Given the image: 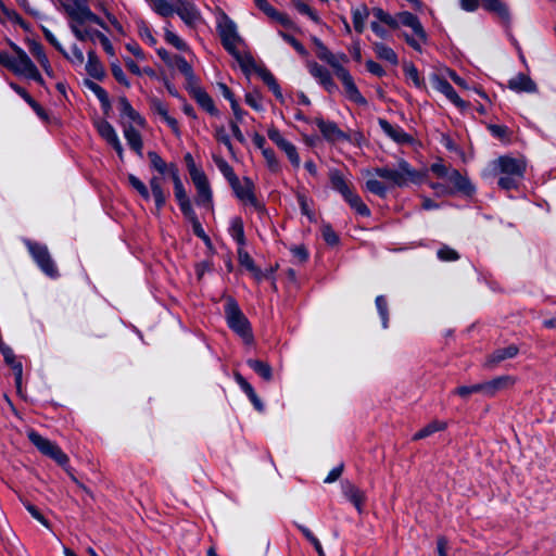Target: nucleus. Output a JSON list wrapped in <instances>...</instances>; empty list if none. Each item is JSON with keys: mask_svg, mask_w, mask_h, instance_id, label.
I'll return each instance as SVG.
<instances>
[{"mask_svg": "<svg viewBox=\"0 0 556 556\" xmlns=\"http://www.w3.org/2000/svg\"><path fill=\"white\" fill-rule=\"evenodd\" d=\"M224 311L228 327L237 333L245 344H251L253 342L251 324L233 298H226Z\"/></svg>", "mask_w": 556, "mask_h": 556, "instance_id": "nucleus-1", "label": "nucleus"}, {"mask_svg": "<svg viewBox=\"0 0 556 556\" xmlns=\"http://www.w3.org/2000/svg\"><path fill=\"white\" fill-rule=\"evenodd\" d=\"M329 177L332 189L339 192L356 213L362 216L370 215L368 206L362 201L359 195L355 193L352 182L348 180L340 170H331Z\"/></svg>", "mask_w": 556, "mask_h": 556, "instance_id": "nucleus-2", "label": "nucleus"}, {"mask_svg": "<svg viewBox=\"0 0 556 556\" xmlns=\"http://www.w3.org/2000/svg\"><path fill=\"white\" fill-rule=\"evenodd\" d=\"M327 63L331 66L336 76L341 80L346 97L357 104H365V98L361 94L353 77L345 68V64L349 63V58L344 53L333 54L332 59H329Z\"/></svg>", "mask_w": 556, "mask_h": 556, "instance_id": "nucleus-3", "label": "nucleus"}, {"mask_svg": "<svg viewBox=\"0 0 556 556\" xmlns=\"http://www.w3.org/2000/svg\"><path fill=\"white\" fill-rule=\"evenodd\" d=\"M12 49L15 52V56H12L9 70L15 75L33 79L39 85H43V78L41 77L35 63L30 60L27 53L18 46L12 43Z\"/></svg>", "mask_w": 556, "mask_h": 556, "instance_id": "nucleus-4", "label": "nucleus"}, {"mask_svg": "<svg viewBox=\"0 0 556 556\" xmlns=\"http://www.w3.org/2000/svg\"><path fill=\"white\" fill-rule=\"evenodd\" d=\"M217 30L223 47L238 61H241V55L238 50V45L241 42V38L237 31V25L235 22L223 13L217 20Z\"/></svg>", "mask_w": 556, "mask_h": 556, "instance_id": "nucleus-5", "label": "nucleus"}, {"mask_svg": "<svg viewBox=\"0 0 556 556\" xmlns=\"http://www.w3.org/2000/svg\"><path fill=\"white\" fill-rule=\"evenodd\" d=\"M426 173L412 168L404 160L399 162L396 169L384 168V180H389L397 187H405L409 182L420 184L424 181Z\"/></svg>", "mask_w": 556, "mask_h": 556, "instance_id": "nucleus-6", "label": "nucleus"}, {"mask_svg": "<svg viewBox=\"0 0 556 556\" xmlns=\"http://www.w3.org/2000/svg\"><path fill=\"white\" fill-rule=\"evenodd\" d=\"M25 245L42 273L50 278H56L59 276L58 267L52 260L47 245L31 240H25Z\"/></svg>", "mask_w": 556, "mask_h": 556, "instance_id": "nucleus-7", "label": "nucleus"}, {"mask_svg": "<svg viewBox=\"0 0 556 556\" xmlns=\"http://www.w3.org/2000/svg\"><path fill=\"white\" fill-rule=\"evenodd\" d=\"M27 437L29 441L46 456L55 460L59 465L65 466L68 462L67 456L61 451V448L48 440L47 438L41 437L34 430H29L27 432Z\"/></svg>", "mask_w": 556, "mask_h": 556, "instance_id": "nucleus-8", "label": "nucleus"}, {"mask_svg": "<svg viewBox=\"0 0 556 556\" xmlns=\"http://www.w3.org/2000/svg\"><path fill=\"white\" fill-rule=\"evenodd\" d=\"M67 12L71 18V30H73L74 27L84 26L85 24H97L105 28L104 22L94 13H92L91 10L86 5L78 4L75 8L68 9Z\"/></svg>", "mask_w": 556, "mask_h": 556, "instance_id": "nucleus-9", "label": "nucleus"}, {"mask_svg": "<svg viewBox=\"0 0 556 556\" xmlns=\"http://www.w3.org/2000/svg\"><path fill=\"white\" fill-rule=\"evenodd\" d=\"M230 187L240 201L250 204L258 212L264 211L263 204L256 199L254 194V185L250 178H244L243 181H240V179L237 178V182L235 184L232 181Z\"/></svg>", "mask_w": 556, "mask_h": 556, "instance_id": "nucleus-10", "label": "nucleus"}, {"mask_svg": "<svg viewBox=\"0 0 556 556\" xmlns=\"http://www.w3.org/2000/svg\"><path fill=\"white\" fill-rule=\"evenodd\" d=\"M495 168H497L501 175H509L522 178L526 170V163L521 159H515L511 156H501L494 162Z\"/></svg>", "mask_w": 556, "mask_h": 556, "instance_id": "nucleus-11", "label": "nucleus"}, {"mask_svg": "<svg viewBox=\"0 0 556 556\" xmlns=\"http://www.w3.org/2000/svg\"><path fill=\"white\" fill-rule=\"evenodd\" d=\"M267 136L278 148H280L287 154L291 164L298 168L300 166V156L295 146L286 140L277 128H269Z\"/></svg>", "mask_w": 556, "mask_h": 556, "instance_id": "nucleus-12", "label": "nucleus"}, {"mask_svg": "<svg viewBox=\"0 0 556 556\" xmlns=\"http://www.w3.org/2000/svg\"><path fill=\"white\" fill-rule=\"evenodd\" d=\"M170 177L174 182V193L175 198L178 201L179 207L184 215H190L192 208L191 202L187 195L184 184L179 177V172L177 167H172Z\"/></svg>", "mask_w": 556, "mask_h": 556, "instance_id": "nucleus-13", "label": "nucleus"}, {"mask_svg": "<svg viewBox=\"0 0 556 556\" xmlns=\"http://www.w3.org/2000/svg\"><path fill=\"white\" fill-rule=\"evenodd\" d=\"M501 384H463L455 389L454 393L463 399H468L472 394H482L485 396L494 395Z\"/></svg>", "mask_w": 556, "mask_h": 556, "instance_id": "nucleus-14", "label": "nucleus"}, {"mask_svg": "<svg viewBox=\"0 0 556 556\" xmlns=\"http://www.w3.org/2000/svg\"><path fill=\"white\" fill-rule=\"evenodd\" d=\"M430 83L435 90L443 93L455 105L459 108L465 106V101L459 98L452 85L446 79L440 77L437 74H432L430 76Z\"/></svg>", "mask_w": 556, "mask_h": 556, "instance_id": "nucleus-15", "label": "nucleus"}, {"mask_svg": "<svg viewBox=\"0 0 556 556\" xmlns=\"http://www.w3.org/2000/svg\"><path fill=\"white\" fill-rule=\"evenodd\" d=\"M197 189V204L210 206L212 203V190L205 173L191 178Z\"/></svg>", "mask_w": 556, "mask_h": 556, "instance_id": "nucleus-16", "label": "nucleus"}, {"mask_svg": "<svg viewBox=\"0 0 556 556\" xmlns=\"http://www.w3.org/2000/svg\"><path fill=\"white\" fill-rule=\"evenodd\" d=\"M309 74L319 81V84L330 93L334 92L338 87L334 84L330 72L323 65L313 62L308 64Z\"/></svg>", "mask_w": 556, "mask_h": 556, "instance_id": "nucleus-17", "label": "nucleus"}, {"mask_svg": "<svg viewBox=\"0 0 556 556\" xmlns=\"http://www.w3.org/2000/svg\"><path fill=\"white\" fill-rule=\"evenodd\" d=\"M314 123L316 124L325 139L329 141L337 142L348 139V136L341 129H339L337 124L333 122L325 121L321 117H316L314 119Z\"/></svg>", "mask_w": 556, "mask_h": 556, "instance_id": "nucleus-18", "label": "nucleus"}, {"mask_svg": "<svg viewBox=\"0 0 556 556\" xmlns=\"http://www.w3.org/2000/svg\"><path fill=\"white\" fill-rule=\"evenodd\" d=\"M507 86L515 92L534 93L538 91L536 84L523 73H519L510 78Z\"/></svg>", "mask_w": 556, "mask_h": 556, "instance_id": "nucleus-19", "label": "nucleus"}, {"mask_svg": "<svg viewBox=\"0 0 556 556\" xmlns=\"http://www.w3.org/2000/svg\"><path fill=\"white\" fill-rule=\"evenodd\" d=\"M399 21L400 25L412 28L414 35L417 36L420 41H427L426 30L416 15L407 11L400 12Z\"/></svg>", "mask_w": 556, "mask_h": 556, "instance_id": "nucleus-20", "label": "nucleus"}, {"mask_svg": "<svg viewBox=\"0 0 556 556\" xmlns=\"http://www.w3.org/2000/svg\"><path fill=\"white\" fill-rule=\"evenodd\" d=\"M192 98L197 103L212 116H218L219 112L216 109L211 96L202 88L194 87L191 90Z\"/></svg>", "mask_w": 556, "mask_h": 556, "instance_id": "nucleus-21", "label": "nucleus"}, {"mask_svg": "<svg viewBox=\"0 0 556 556\" xmlns=\"http://www.w3.org/2000/svg\"><path fill=\"white\" fill-rule=\"evenodd\" d=\"M518 348L514 344H510L505 348H500L495 350L491 355H489L485 362V366L492 368L503 361L515 357L518 354Z\"/></svg>", "mask_w": 556, "mask_h": 556, "instance_id": "nucleus-22", "label": "nucleus"}, {"mask_svg": "<svg viewBox=\"0 0 556 556\" xmlns=\"http://www.w3.org/2000/svg\"><path fill=\"white\" fill-rule=\"evenodd\" d=\"M87 58L86 71L88 75L97 80H102L105 77V70L96 54V51L90 49L87 52Z\"/></svg>", "mask_w": 556, "mask_h": 556, "instance_id": "nucleus-23", "label": "nucleus"}, {"mask_svg": "<svg viewBox=\"0 0 556 556\" xmlns=\"http://www.w3.org/2000/svg\"><path fill=\"white\" fill-rule=\"evenodd\" d=\"M446 180L453 186V190L462 191L467 194L473 191L472 186L466 177H464L457 169L452 168L448 173Z\"/></svg>", "mask_w": 556, "mask_h": 556, "instance_id": "nucleus-24", "label": "nucleus"}, {"mask_svg": "<svg viewBox=\"0 0 556 556\" xmlns=\"http://www.w3.org/2000/svg\"><path fill=\"white\" fill-rule=\"evenodd\" d=\"M151 193L154 198L155 207L157 211L162 210L167 200V193L162 188V178L152 176L149 180Z\"/></svg>", "mask_w": 556, "mask_h": 556, "instance_id": "nucleus-25", "label": "nucleus"}, {"mask_svg": "<svg viewBox=\"0 0 556 556\" xmlns=\"http://www.w3.org/2000/svg\"><path fill=\"white\" fill-rule=\"evenodd\" d=\"M118 110L122 117H127L138 126H144V118L131 106L129 101L125 97L118 99Z\"/></svg>", "mask_w": 556, "mask_h": 556, "instance_id": "nucleus-26", "label": "nucleus"}, {"mask_svg": "<svg viewBox=\"0 0 556 556\" xmlns=\"http://www.w3.org/2000/svg\"><path fill=\"white\" fill-rule=\"evenodd\" d=\"M482 7L490 12L496 13L497 16L505 23L509 24L510 13L508 7L501 0H482Z\"/></svg>", "mask_w": 556, "mask_h": 556, "instance_id": "nucleus-27", "label": "nucleus"}, {"mask_svg": "<svg viewBox=\"0 0 556 556\" xmlns=\"http://www.w3.org/2000/svg\"><path fill=\"white\" fill-rule=\"evenodd\" d=\"M124 137L128 146L139 155L142 156L143 142L141 135L131 125H124Z\"/></svg>", "mask_w": 556, "mask_h": 556, "instance_id": "nucleus-28", "label": "nucleus"}, {"mask_svg": "<svg viewBox=\"0 0 556 556\" xmlns=\"http://www.w3.org/2000/svg\"><path fill=\"white\" fill-rule=\"evenodd\" d=\"M174 13L178 14L188 26H193L200 18L199 12L194 5L190 3H180V5L175 9Z\"/></svg>", "mask_w": 556, "mask_h": 556, "instance_id": "nucleus-29", "label": "nucleus"}, {"mask_svg": "<svg viewBox=\"0 0 556 556\" xmlns=\"http://www.w3.org/2000/svg\"><path fill=\"white\" fill-rule=\"evenodd\" d=\"M384 134L399 144L410 143L413 141L410 135L405 132L401 127L394 126L387 121H384Z\"/></svg>", "mask_w": 556, "mask_h": 556, "instance_id": "nucleus-30", "label": "nucleus"}, {"mask_svg": "<svg viewBox=\"0 0 556 556\" xmlns=\"http://www.w3.org/2000/svg\"><path fill=\"white\" fill-rule=\"evenodd\" d=\"M75 37L80 41H91L96 42V40L100 39L102 33L91 27V24H85L84 26L74 27L72 30Z\"/></svg>", "mask_w": 556, "mask_h": 556, "instance_id": "nucleus-31", "label": "nucleus"}, {"mask_svg": "<svg viewBox=\"0 0 556 556\" xmlns=\"http://www.w3.org/2000/svg\"><path fill=\"white\" fill-rule=\"evenodd\" d=\"M369 16V10L366 5H358L352 10V20L354 29L362 34L365 29L366 20Z\"/></svg>", "mask_w": 556, "mask_h": 556, "instance_id": "nucleus-32", "label": "nucleus"}, {"mask_svg": "<svg viewBox=\"0 0 556 556\" xmlns=\"http://www.w3.org/2000/svg\"><path fill=\"white\" fill-rule=\"evenodd\" d=\"M30 52L35 56V59L38 61V63L42 66L46 74L49 76H53V70L51 67L49 59H48L47 54L45 53L41 45H39L37 42H33L30 46Z\"/></svg>", "mask_w": 556, "mask_h": 556, "instance_id": "nucleus-33", "label": "nucleus"}, {"mask_svg": "<svg viewBox=\"0 0 556 556\" xmlns=\"http://www.w3.org/2000/svg\"><path fill=\"white\" fill-rule=\"evenodd\" d=\"M446 427H447V424L445 421L432 420L431 422L426 425L424 428H421L419 431H417L414 434L413 440L417 441V440L425 439V438L433 434L434 432L445 430Z\"/></svg>", "mask_w": 556, "mask_h": 556, "instance_id": "nucleus-34", "label": "nucleus"}, {"mask_svg": "<svg viewBox=\"0 0 556 556\" xmlns=\"http://www.w3.org/2000/svg\"><path fill=\"white\" fill-rule=\"evenodd\" d=\"M148 157L151 167L159 172L161 175L168 173L170 175L172 167H177L174 163L167 164L156 152H148Z\"/></svg>", "mask_w": 556, "mask_h": 556, "instance_id": "nucleus-35", "label": "nucleus"}, {"mask_svg": "<svg viewBox=\"0 0 556 556\" xmlns=\"http://www.w3.org/2000/svg\"><path fill=\"white\" fill-rule=\"evenodd\" d=\"M342 492L345 495V497L350 502H352L358 510H361V505H362V500H363V494L361 493V491L352 483L344 482L342 484Z\"/></svg>", "mask_w": 556, "mask_h": 556, "instance_id": "nucleus-36", "label": "nucleus"}, {"mask_svg": "<svg viewBox=\"0 0 556 556\" xmlns=\"http://www.w3.org/2000/svg\"><path fill=\"white\" fill-rule=\"evenodd\" d=\"M376 174L378 177H376L370 172H366V190L374 194L382 195V182L379 179L382 177V172L380 169H377Z\"/></svg>", "mask_w": 556, "mask_h": 556, "instance_id": "nucleus-37", "label": "nucleus"}, {"mask_svg": "<svg viewBox=\"0 0 556 556\" xmlns=\"http://www.w3.org/2000/svg\"><path fill=\"white\" fill-rule=\"evenodd\" d=\"M229 232L239 247L245 245L243 222L240 217L232 218Z\"/></svg>", "mask_w": 556, "mask_h": 556, "instance_id": "nucleus-38", "label": "nucleus"}, {"mask_svg": "<svg viewBox=\"0 0 556 556\" xmlns=\"http://www.w3.org/2000/svg\"><path fill=\"white\" fill-rule=\"evenodd\" d=\"M214 163L216 164L219 172L228 180L229 185L233 181L237 182L238 176L235 174L233 168L219 155H213Z\"/></svg>", "mask_w": 556, "mask_h": 556, "instance_id": "nucleus-39", "label": "nucleus"}, {"mask_svg": "<svg viewBox=\"0 0 556 556\" xmlns=\"http://www.w3.org/2000/svg\"><path fill=\"white\" fill-rule=\"evenodd\" d=\"M248 365L253 371H255L261 379H271V368L267 363L257 359H249Z\"/></svg>", "mask_w": 556, "mask_h": 556, "instance_id": "nucleus-40", "label": "nucleus"}, {"mask_svg": "<svg viewBox=\"0 0 556 556\" xmlns=\"http://www.w3.org/2000/svg\"><path fill=\"white\" fill-rule=\"evenodd\" d=\"M403 71L407 79H410L415 87L425 88L424 79L419 76L418 70L410 62H403Z\"/></svg>", "mask_w": 556, "mask_h": 556, "instance_id": "nucleus-41", "label": "nucleus"}, {"mask_svg": "<svg viewBox=\"0 0 556 556\" xmlns=\"http://www.w3.org/2000/svg\"><path fill=\"white\" fill-rule=\"evenodd\" d=\"M97 130L109 144L118 138L113 126L104 119L97 123Z\"/></svg>", "mask_w": 556, "mask_h": 556, "instance_id": "nucleus-42", "label": "nucleus"}, {"mask_svg": "<svg viewBox=\"0 0 556 556\" xmlns=\"http://www.w3.org/2000/svg\"><path fill=\"white\" fill-rule=\"evenodd\" d=\"M173 65L188 79L191 80L194 78L192 66L187 62V60L180 55H175L173 58Z\"/></svg>", "mask_w": 556, "mask_h": 556, "instance_id": "nucleus-43", "label": "nucleus"}, {"mask_svg": "<svg viewBox=\"0 0 556 556\" xmlns=\"http://www.w3.org/2000/svg\"><path fill=\"white\" fill-rule=\"evenodd\" d=\"M129 185L141 195V198L146 201H149L151 198V193L143 181H141L134 174H129L127 176Z\"/></svg>", "mask_w": 556, "mask_h": 556, "instance_id": "nucleus-44", "label": "nucleus"}, {"mask_svg": "<svg viewBox=\"0 0 556 556\" xmlns=\"http://www.w3.org/2000/svg\"><path fill=\"white\" fill-rule=\"evenodd\" d=\"M85 86L88 87L97 96L103 106L110 105L108 92L100 85L92 80L86 79Z\"/></svg>", "mask_w": 556, "mask_h": 556, "instance_id": "nucleus-45", "label": "nucleus"}, {"mask_svg": "<svg viewBox=\"0 0 556 556\" xmlns=\"http://www.w3.org/2000/svg\"><path fill=\"white\" fill-rule=\"evenodd\" d=\"M164 38L166 42L175 47L177 50L180 51H187L188 45L173 30H170L168 27H165Z\"/></svg>", "mask_w": 556, "mask_h": 556, "instance_id": "nucleus-46", "label": "nucleus"}, {"mask_svg": "<svg viewBox=\"0 0 556 556\" xmlns=\"http://www.w3.org/2000/svg\"><path fill=\"white\" fill-rule=\"evenodd\" d=\"M240 386H241L242 392L250 399V401L253 404V406L255 407V409H257L258 412H263L264 405H263L262 401L260 400L256 391L252 387V384H240Z\"/></svg>", "mask_w": 556, "mask_h": 556, "instance_id": "nucleus-47", "label": "nucleus"}, {"mask_svg": "<svg viewBox=\"0 0 556 556\" xmlns=\"http://www.w3.org/2000/svg\"><path fill=\"white\" fill-rule=\"evenodd\" d=\"M152 9L164 17L170 16L175 11L166 0H152Z\"/></svg>", "mask_w": 556, "mask_h": 556, "instance_id": "nucleus-48", "label": "nucleus"}, {"mask_svg": "<svg viewBox=\"0 0 556 556\" xmlns=\"http://www.w3.org/2000/svg\"><path fill=\"white\" fill-rule=\"evenodd\" d=\"M437 255L439 260L442 262H455L459 260V254L456 250L450 248L448 245H442L438 252Z\"/></svg>", "mask_w": 556, "mask_h": 556, "instance_id": "nucleus-49", "label": "nucleus"}, {"mask_svg": "<svg viewBox=\"0 0 556 556\" xmlns=\"http://www.w3.org/2000/svg\"><path fill=\"white\" fill-rule=\"evenodd\" d=\"M191 224H192V229H193V232L197 237L203 239V240H207V236L201 225V223L199 222L197 215H195V212L194 210L191 211V214L190 215H184Z\"/></svg>", "mask_w": 556, "mask_h": 556, "instance_id": "nucleus-50", "label": "nucleus"}, {"mask_svg": "<svg viewBox=\"0 0 556 556\" xmlns=\"http://www.w3.org/2000/svg\"><path fill=\"white\" fill-rule=\"evenodd\" d=\"M321 236L325 242L329 245H336L339 242V236L336 233V231L332 229V227L329 224H323L321 226Z\"/></svg>", "mask_w": 556, "mask_h": 556, "instance_id": "nucleus-51", "label": "nucleus"}, {"mask_svg": "<svg viewBox=\"0 0 556 556\" xmlns=\"http://www.w3.org/2000/svg\"><path fill=\"white\" fill-rule=\"evenodd\" d=\"M522 178L520 177H515V176H509V175H502L500 178H498V186L504 189V190H511V189H515L517 188L519 181L521 180Z\"/></svg>", "mask_w": 556, "mask_h": 556, "instance_id": "nucleus-52", "label": "nucleus"}, {"mask_svg": "<svg viewBox=\"0 0 556 556\" xmlns=\"http://www.w3.org/2000/svg\"><path fill=\"white\" fill-rule=\"evenodd\" d=\"M214 136H215V139L218 142H220L224 146H226V148L228 149V151L230 153H233L232 143H231L230 138L227 135V132H226V130H225V128L223 126L216 127Z\"/></svg>", "mask_w": 556, "mask_h": 556, "instance_id": "nucleus-53", "label": "nucleus"}, {"mask_svg": "<svg viewBox=\"0 0 556 556\" xmlns=\"http://www.w3.org/2000/svg\"><path fill=\"white\" fill-rule=\"evenodd\" d=\"M278 34H279V36H281V38L285 41H287L289 45H291L298 53H300L301 55L307 54V50L304 48V46L299 40H296L293 36L289 35L287 33H283V31H279Z\"/></svg>", "mask_w": 556, "mask_h": 556, "instance_id": "nucleus-54", "label": "nucleus"}, {"mask_svg": "<svg viewBox=\"0 0 556 556\" xmlns=\"http://www.w3.org/2000/svg\"><path fill=\"white\" fill-rule=\"evenodd\" d=\"M296 200L300 205L302 214L307 216L311 222L314 220V213L309 208L308 199L306 198V195L299 192L296 194Z\"/></svg>", "mask_w": 556, "mask_h": 556, "instance_id": "nucleus-55", "label": "nucleus"}, {"mask_svg": "<svg viewBox=\"0 0 556 556\" xmlns=\"http://www.w3.org/2000/svg\"><path fill=\"white\" fill-rule=\"evenodd\" d=\"M294 5L300 13L307 15L313 22H315V23L320 22V18L317 15V13L306 3L298 1V2H295Z\"/></svg>", "mask_w": 556, "mask_h": 556, "instance_id": "nucleus-56", "label": "nucleus"}, {"mask_svg": "<svg viewBox=\"0 0 556 556\" xmlns=\"http://www.w3.org/2000/svg\"><path fill=\"white\" fill-rule=\"evenodd\" d=\"M238 261H239L240 265L245 267L248 270L253 268V266L255 265L253 258L244 250V247H239L238 248Z\"/></svg>", "mask_w": 556, "mask_h": 556, "instance_id": "nucleus-57", "label": "nucleus"}, {"mask_svg": "<svg viewBox=\"0 0 556 556\" xmlns=\"http://www.w3.org/2000/svg\"><path fill=\"white\" fill-rule=\"evenodd\" d=\"M71 51H72V53L70 54L67 52V56H64V58L67 59L74 65H81L85 61L83 51L76 45H74L71 48Z\"/></svg>", "mask_w": 556, "mask_h": 556, "instance_id": "nucleus-58", "label": "nucleus"}, {"mask_svg": "<svg viewBox=\"0 0 556 556\" xmlns=\"http://www.w3.org/2000/svg\"><path fill=\"white\" fill-rule=\"evenodd\" d=\"M264 83L273 90V92L277 96V97H281V92H280V88H279V85L277 84L275 77L273 76L271 73L265 71L261 74Z\"/></svg>", "mask_w": 556, "mask_h": 556, "instance_id": "nucleus-59", "label": "nucleus"}, {"mask_svg": "<svg viewBox=\"0 0 556 556\" xmlns=\"http://www.w3.org/2000/svg\"><path fill=\"white\" fill-rule=\"evenodd\" d=\"M112 75L122 85L129 87V80L127 79L123 68L118 63H112L111 65Z\"/></svg>", "mask_w": 556, "mask_h": 556, "instance_id": "nucleus-60", "label": "nucleus"}, {"mask_svg": "<svg viewBox=\"0 0 556 556\" xmlns=\"http://www.w3.org/2000/svg\"><path fill=\"white\" fill-rule=\"evenodd\" d=\"M263 155L266 160V163L268 165V167L273 170V172H277L279 169V162L275 155V152L271 150V149H264L263 150Z\"/></svg>", "mask_w": 556, "mask_h": 556, "instance_id": "nucleus-61", "label": "nucleus"}, {"mask_svg": "<svg viewBox=\"0 0 556 556\" xmlns=\"http://www.w3.org/2000/svg\"><path fill=\"white\" fill-rule=\"evenodd\" d=\"M430 169L439 178L446 179L452 167H447L442 162H435L431 165Z\"/></svg>", "mask_w": 556, "mask_h": 556, "instance_id": "nucleus-62", "label": "nucleus"}, {"mask_svg": "<svg viewBox=\"0 0 556 556\" xmlns=\"http://www.w3.org/2000/svg\"><path fill=\"white\" fill-rule=\"evenodd\" d=\"M185 162L191 178L204 173L200 167L195 165L194 160L190 153L185 155Z\"/></svg>", "mask_w": 556, "mask_h": 556, "instance_id": "nucleus-63", "label": "nucleus"}, {"mask_svg": "<svg viewBox=\"0 0 556 556\" xmlns=\"http://www.w3.org/2000/svg\"><path fill=\"white\" fill-rule=\"evenodd\" d=\"M257 8L263 11L269 18H271L273 21L276 20V17L278 16V14L280 13L279 11H277L273 5H270L267 0H263L261 1V3L257 5Z\"/></svg>", "mask_w": 556, "mask_h": 556, "instance_id": "nucleus-64", "label": "nucleus"}]
</instances>
